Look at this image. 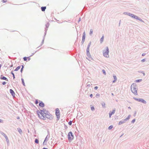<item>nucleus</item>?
Returning <instances> with one entry per match:
<instances>
[{
    "label": "nucleus",
    "mask_w": 149,
    "mask_h": 149,
    "mask_svg": "<svg viewBox=\"0 0 149 149\" xmlns=\"http://www.w3.org/2000/svg\"><path fill=\"white\" fill-rule=\"evenodd\" d=\"M21 68V66H19L18 67H17L16 69L14 70L15 71H17L19 69H20Z\"/></svg>",
    "instance_id": "nucleus-26"
},
{
    "label": "nucleus",
    "mask_w": 149,
    "mask_h": 149,
    "mask_svg": "<svg viewBox=\"0 0 149 149\" xmlns=\"http://www.w3.org/2000/svg\"><path fill=\"white\" fill-rule=\"evenodd\" d=\"M45 118L49 119V120H52L53 119V117L52 115L49 112L44 115Z\"/></svg>",
    "instance_id": "nucleus-8"
},
{
    "label": "nucleus",
    "mask_w": 149,
    "mask_h": 149,
    "mask_svg": "<svg viewBox=\"0 0 149 149\" xmlns=\"http://www.w3.org/2000/svg\"><path fill=\"white\" fill-rule=\"evenodd\" d=\"M113 127V126L112 125H111L108 127V129L110 130Z\"/></svg>",
    "instance_id": "nucleus-37"
},
{
    "label": "nucleus",
    "mask_w": 149,
    "mask_h": 149,
    "mask_svg": "<svg viewBox=\"0 0 149 149\" xmlns=\"http://www.w3.org/2000/svg\"><path fill=\"white\" fill-rule=\"evenodd\" d=\"M22 68H21V70H20V72L21 73L22 72L23 68H24V66L23 65H21Z\"/></svg>",
    "instance_id": "nucleus-29"
},
{
    "label": "nucleus",
    "mask_w": 149,
    "mask_h": 149,
    "mask_svg": "<svg viewBox=\"0 0 149 149\" xmlns=\"http://www.w3.org/2000/svg\"><path fill=\"white\" fill-rule=\"evenodd\" d=\"M146 61V59H143L141 60V62H144Z\"/></svg>",
    "instance_id": "nucleus-48"
},
{
    "label": "nucleus",
    "mask_w": 149,
    "mask_h": 149,
    "mask_svg": "<svg viewBox=\"0 0 149 149\" xmlns=\"http://www.w3.org/2000/svg\"><path fill=\"white\" fill-rule=\"evenodd\" d=\"M135 120H135V119H133V120L132 121H131V123H134L135 122Z\"/></svg>",
    "instance_id": "nucleus-45"
},
{
    "label": "nucleus",
    "mask_w": 149,
    "mask_h": 149,
    "mask_svg": "<svg viewBox=\"0 0 149 149\" xmlns=\"http://www.w3.org/2000/svg\"><path fill=\"white\" fill-rule=\"evenodd\" d=\"M81 18L79 17V19L78 21V22L79 23L81 21Z\"/></svg>",
    "instance_id": "nucleus-51"
},
{
    "label": "nucleus",
    "mask_w": 149,
    "mask_h": 149,
    "mask_svg": "<svg viewBox=\"0 0 149 149\" xmlns=\"http://www.w3.org/2000/svg\"><path fill=\"white\" fill-rule=\"evenodd\" d=\"M97 88H98V87H97V86H95V87H94V89H95V90H97Z\"/></svg>",
    "instance_id": "nucleus-50"
},
{
    "label": "nucleus",
    "mask_w": 149,
    "mask_h": 149,
    "mask_svg": "<svg viewBox=\"0 0 149 149\" xmlns=\"http://www.w3.org/2000/svg\"><path fill=\"white\" fill-rule=\"evenodd\" d=\"M22 84L24 86H25V84L24 82V80L23 78L21 79Z\"/></svg>",
    "instance_id": "nucleus-28"
},
{
    "label": "nucleus",
    "mask_w": 149,
    "mask_h": 149,
    "mask_svg": "<svg viewBox=\"0 0 149 149\" xmlns=\"http://www.w3.org/2000/svg\"><path fill=\"white\" fill-rule=\"evenodd\" d=\"M85 39H82V41L81 42L82 44H83L84 43L85 41Z\"/></svg>",
    "instance_id": "nucleus-47"
},
{
    "label": "nucleus",
    "mask_w": 149,
    "mask_h": 149,
    "mask_svg": "<svg viewBox=\"0 0 149 149\" xmlns=\"http://www.w3.org/2000/svg\"><path fill=\"white\" fill-rule=\"evenodd\" d=\"M109 49L107 47H106L105 49L103 51V55L105 57H109Z\"/></svg>",
    "instance_id": "nucleus-3"
},
{
    "label": "nucleus",
    "mask_w": 149,
    "mask_h": 149,
    "mask_svg": "<svg viewBox=\"0 0 149 149\" xmlns=\"http://www.w3.org/2000/svg\"><path fill=\"white\" fill-rule=\"evenodd\" d=\"M100 96V95L99 93H97L96 95V97L97 98H98Z\"/></svg>",
    "instance_id": "nucleus-39"
},
{
    "label": "nucleus",
    "mask_w": 149,
    "mask_h": 149,
    "mask_svg": "<svg viewBox=\"0 0 149 149\" xmlns=\"http://www.w3.org/2000/svg\"><path fill=\"white\" fill-rule=\"evenodd\" d=\"M113 77L114 80H117V78L116 76L114 74L113 75Z\"/></svg>",
    "instance_id": "nucleus-34"
},
{
    "label": "nucleus",
    "mask_w": 149,
    "mask_h": 149,
    "mask_svg": "<svg viewBox=\"0 0 149 149\" xmlns=\"http://www.w3.org/2000/svg\"><path fill=\"white\" fill-rule=\"evenodd\" d=\"M56 114L57 116V120H58L59 119L60 117V113L59 109L58 108H56Z\"/></svg>",
    "instance_id": "nucleus-7"
},
{
    "label": "nucleus",
    "mask_w": 149,
    "mask_h": 149,
    "mask_svg": "<svg viewBox=\"0 0 149 149\" xmlns=\"http://www.w3.org/2000/svg\"><path fill=\"white\" fill-rule=\"evenodd\" d=\"M39 105L40 107H43L45 106V104L43 102L41 101H39Z\"/></svg>",
    "instance_id": "nucleus-13"
},
{
    "label": "nucleus",
    "mask_w": 149,
    "mask_h": 149,
    "mask_svg": "<svg viewBox=\"0 0 149 149\" xmlns=\"http://www.w3.org/2000/svg\"><path fill=\"white\" fill-rule=\"evenodd\" d=\"M38 51V50L36 51L34 53H32L31 54V55L30 56H30H32L33 55H34V54L36 52H37V51Z\"/></svg>",
    "instance_id": "nucleus-44"
},
{
    "label": "nucleus",
    "mask_w": 149,
    "mask_h": 149,
    "mask_svg": "<svg viewBox=\"0 0 149 149\" xmlns=\"http://www.w3.org/2000/svg\"><path fill=\"white\" fill-rule=\"evenodd\" d=\"M17 130H18L20 134H21L22 133V130L19 127L17 128Z\"/></svg>",
    "instance_id": "nucleus-19"
},
{
    "label": "nucleus",
    "mask_w": 149,
    "mask_h": 149,
    "mask_svg": "<svg viewBox=\"0 0 149 149\" xmlns=\"http://www.w3.org/2000/svg\"><path fill=\"white\" fill-rule=\"evenodd\" d=\"M4 137L6 139V141L7 142V143H9V140H8V138L7 136V135H6V136H4Z\"/></svg>",
    "instance_id": "nucleus-21"
},
{
    "label": "nucleus",
    "mask_w": 149,
    "mask_h": 149,
    "mask_svg": "<svg viewBox=\"0 0 149 149\" xmlns=\"http://www.w3.org/2000/svg\"><path fill=\"white\" fill-rule=\"evenodd\" d=\"M86 37V33L85 31H84L83 33L82 39H85Z\"/></svg>",
    "instance_id": "nucleus-20"
},
{
    "label": "nucleus",
    "mask_w": 149,
    "mask_h": 149,
    "mask_svg": "<svg viewBox=\"0 0 149 149\" xmlns=\"http://www.w3.org/2000/svg\"><path fill=\"white\" fill-rule=\"evenodd\" d=\"M104 35H103L102 36V37H101V38L100 40V42L101 43H102V42H103L104 39Z\"/></svg>",
    "instance_id": "nucleus-18"
},
{
    "label": "nucleus",
    "mask_w": 149,
    "mask_h": 149,
    "mask_svg": "<svg viewBox=\"0 0 149 149\" xmlns=\"http://www.w3.org/2000/svg\"><path fill=\"white\" fill-rule=\"evenodd\" d=\"M68 140L69 141H72L73 139L74 136L72 132H70L68 133Z\"/></svg>",
    "instance_id": "nucleus-5"
},
{
    "label": "nucleus",
    "mask_w": 149,
    "mask_h": 149,
    "mask_svg": "<svg viewBox=\"0 0 149 149\" xmlns=\"http://www.w3.org/2000/svg\"><path fill=\"white\" fill-rule=\"evenodd\" d=\"M138 72L139 73H143V71H139Z\"/></svg>",
    "instance_id": "nucleus-52"
},
{
    "label": "nucleus",
    "mask_w": 149,
    "mask_h": 149,
    "mask_svg": "<svg viewBox=\"0 0 149 149\" xmlns=\"http://www.w3.org/2000/svg\"><path fill=\"white\" fill-rule=\"evenodd\" d=\"M27 58H28V59L29 61L30 60V59H31L30 58V57H27Z\"/></svg>",
    "instance_id": "nucleus-59"
},
{
    "label": "nucleus",
    "mask_w": 149,
    "mask_h": 149,
    "mask_svg": "<svg viewBox=\"0 0 149 149\" xmlns=\"http://www.w3.org/2000/svg\"><path fill=\"white\" fill-rule=\"evenodd\" d=\"M72 121L71 120H70V121L68 123V124L70 125H72Z\"/></svg>",
    "instance_id": "nucleus-40"
},
{
    "label": "nucleus",
    "mask_w": 149,
    "mask_h": 149,
    "mask_svg": "<svg viewBox=\"0 0 149 149\" xmlns=\"http://www.w3.org/2000/svg\"><path fill=\"white\" fill-rule=\"evenodd\" d=\"M42 149H48L47 148H44Z\"/></svg>",
    "instance_id": "nucleus-63"
},
{
    "label": "nucleus",
    "mask_w": 149,
    "mask_h": 149,
    "mask_svg": "<svg viewBox=\"0 0 149 149\" xmlns=\"http://www.w3.org/2000/svg\"><path fill=\"white\" fill-rule=\"evenodd\" d=\"M45 37V36H44L43 37V39L42 41L41 44L40 46L39 47H40V46H42V44H43ZM38 47L37 48H38Z\"/></svg>",
    "instance_id": "nucleus-25"
},
{
    "label": "nucleus",
    "mask_w": 149,
    "mask_h": 149,
    "mask_svg": "<svg viewBox=\"0 0 149 149\" xmlns=\"http://www.w3.org/2000/svg\"><path fill=\"white\" fill-rule=\"evenodd\" d=\"M120 22H121V20H120V21H119V26L120 25Z\"/></svg>",
    "instance_id": "nucleus-57"
},
{
    "label": "nucleus",
    "mask_w": 149,
    "mask_h": 149,
    "mask_svg": "<svg viewBox=\"0 0 149 149\" xmlns=\"http://www.w3.org/2000/svg\"><path fill=\"white\" fill-rule=\"evenodd\" d=\"M93 30L92 29H91L90 30V35L91 36H92L93 34Z\"/></svg>",
    "instance_id": "nucleus-30"
},
{
    "label": "nucleus",
    "mask_w": 149,
    "mask_h": 149,
    "mask_svg": "<svg viewBox=\"0 0 149 149\" xmlns=\"http://www.w3.org/2000/svg\"><path fill=\"white\" fill-rule=\"evenodd\" d=\"M133 18L135 19L138 20L141 22H144V21L141 19L140 17H138L137 16H136V15H134Z\"/></svg>",
    "instance_id": "nucleus-10"
},
{
    "label": "nucleus",
    "mask_w": 149,
    "mask_h": 149,
    "mask_svg": "<svg viewBox=\"0 0 149 149\" xmlns=\"http://www.w3.org/2000/svg\"><path fill=\"white\" fill-rule=\"evenodd\" d=\"M27 57H24L23 58L24 60L25 61H26L27 60Z\"/></svg>",
    "instance_id": "nucleus-42"
},
{
    "label": "nucleus",
    "mask_w": 149,
    "mask_h": 149,
    "mask_svg": "<svg viewBox=\"0 0 149 149\" xmlns=\"http://www.w3.org/2000/svg\"><path fill=\"white\" fill-rule=\"evenodd\" d=\"M37 113L38 117L40 118L43 120H45V117L43 116V109L42 110L40 109V111L38 110L37 111Z\"/></svg>",
    "instance_id": "nucleus-2"
},
{
    "label": "nucleus",
    "mask_w": 149,
    "mask_h": 149,
    "mask_svg": "<svg viewBox=\"0 0 149 149\" xmlns=\"http://www.w3.org/2000/svg\"><path fill=\"white\" fill-rule=\"evenodd\" d=\"M128 109H131V108L130 107H128Z\"/></svg>",
    "instance_id": "nucleus-64"
},
{
    "label": "nucleus",
    "mask_w": 149,
    "mask_h": 149,
    "mask_svg": "<svg viewBox=\"0 0 149 149\" xmlns=\"http://www.w3.org/2000/svg\"><path fill=\"white\" fill-rule=\"evenodd\" d=\"M64 128L65 129H66L68 128V127L65 125Z\"/></svg>",
    "instance_id": "nucleus-58"
},
{
    "label": "nucleus",
    "mask_w": 149,
    "mask_h": 149,
    "mask_svg": "<svg viewBox=\"0 0 149 149\" xmlns=\"http://www.w3.org/2000/svg\"><path fill=\"white\" fill-rule=\"evenodd\" d=\"M90 97L92 98V97H93V94H91L90 95Z\"/></svg>",
    "instance_id": "nucleus-55"
},
{
    "label": "nucleus",
    "mask_w": 149,
    "mask_h": 149,
    "mask_svg": "<svg viewBox=\"0 0 149 149\" xmlns=\"http://www.w3.org/2000/svg\"><path fill=\"white\" fill-rule=\"evenodd\" d=\"M91 109L92 111H93L95 110L94 107L93 106H92L91 107Z\"/></svg>",
    "instance_id": "nucleus-41"
},
{
    "label": "nucleus",
    "mask_w": 149,
    "mask_h": 149,
    "mask_svg": "<svg viewBox=\"0 0 149 149\" xmlns=\"http://www.w3.org/2000/svg\"><path fill=\"white\" fill-rule=\"evenodd\" d=\"M10 92L12 96H13V97L15 96V93L14 91L13 90H12V89H10Z\"/></svg>",
    "instance_id": "nucleus-15"
},
{
    "label": "nucleus",
    "mask_w": 149,
    "mask_h": 149,
    "mask_svg": "<svg viewBox=\"0 0 149 149\" xmlns=\"http://www.w3.org/2000/svg\"><path fill=\"white\" fill-rule=\"evenodd\" d=\"M146 53H143V54H142V56H145V55H146Z\"/></svg>",
    "instance_id": "nucleus-53"
},
{
    "label": "nucleus",
    "mask_w": 149,
    "mask_h": 149,
    "mask_svg": "<svg viewBox=\"0 0 149 149\" xmlns=\"http://www.w3.org/2000/svg\"><path fill=\"white\" fill-rule=\"evenodd\" d=\"M101 104L103 108H106V104L104 102H102L101 103Z\"/></svg>",
    "instance_id": "nucleus-17"
},
{
    "label": "nucleus",
    "mask_w": 149,
    "mask_h": 149,
    "mask_svg": "<svg viewBox=\"0 0 149 149\" xmlns=\"http://www.w3.org/2000/svg\"><path fill=\"white\" fill-rule=\"evenodd\" d=\"M16 118L17 119H19L20 118L19 117V116L17 117Z\"/></svg>",
    "instance_id": "nucleus-60"
},
{
    "label": "nucleus",
    "mask_w": 149,
    "mask_h": 149,
    "mask_svg": "<svg viewBox=\"0 0 149 149\" xmlns=\"http://www.w3.org/2000/svg\"><path fill=\"white\" fill-rule=\"evenodd\" d=\"M116 81V80H113V81L112 82H113V83H115V81Z\"/></svg>",
    "instance_id": "nucleus-61"
},
{
    "label": "nucleus",
    "mask_w": 149,
    "mask_h": 149,
    "mask_svg": "<svg viewBox=\"0 0 149 149\" xmlns=\"http://www.w3.org/2000/svg\"><path fill=\"white\" fill-rule=\"evenodd\" d=\"M47 133H48L47 135H49V136H50L49 132L48 130L47 131Z\"/></svg>",
    "instance_id": "nucleus-56"
},
{
    "label": "nucleus",
    "mask_w": 149,
    "mask_h": 149,
    "mask_svg": "<svg viewBox=\"0 0 149 149\" xmlns=\"http://www.w3.org/2000/svg\"><path fill=\"white\" fill-rule=\"evenodd\" d=\"M136 84L135 83H133L131 86V91L134 95H137V88H136Z\"/></svg>",
    "instance_id": "nucleus-1"
},
{
    "label": "nucleus",
    "mask_w": 149,
    "mask_h": 149,
    "mask_svg": "<svg viewBox=\"0 0 149 149\" xmlns=\"http://www.w3.org/2000/svg\"><path fill=\"white\" fill-rule=\"evenodd\" d=\"M86 55H87V56H88V57L89 58H91V59L93 60V58H92V57H91V56L89 52V50L86 49Z\"/></svg>",
    "instance_id": "nucleus-11"
},
{
    "label": "nucleus",
    "mask_w": 149,
    "mask_h": 149,
    "mask_svg": "<svg viewBox=\"0 0 149 149\" xmlns=\"http://www.w3.org/2000/svg\"><path fill=\"white\" fill-rule=\"evenodd\" d=\"M6 82L5 81H3L2 82V84L3 85H5L6 84Z\"/></svg>",
    "instance_id": "nucleus-49"
},
{
    "label": "nucleus",
    "mask_w": 149,
    "mask_h": 149,
    "mask_svg": "<svg viewBox=\"0 0 149 149\" xmlns=\"http://www.w3.org/2000/svg\"><path fill=\"white\" fill-rule=\"evenodd\" d=\"M49 137H50V136H49V135H47L46 137V138L45 139V141H48L49 139Z\"/></svg>",
    "instance_id": "nucleus-24"
},
{
    "label": "nucleus",
    "mask_w": 149,
    "mask_h": 149,
    "mask_svg": "<svg viewBox=\"0 0 149 149\" xmlns=\"http://www.w3.org/2000/svg\"><path fill=\"white\" fill-rule=\"evenodd\" d=\"M102 72H103V73L105 75H106V73L105 72V71L103 69L102 70Z\"/></svg>",
    "instance_id": "nucleus-38"
},
{
    "label": "nucleus",
    "mask_w": 149,
    "mask_h": 149,
    "mask_svg": "<svg viewBox=\"0 0 149 149\" xmlns=\"http://www.w3.org/2000/svg\"><path fill=\"white\" fill-rule=\"evenodd\" d=\"M131 115H129L125 119H123L121 121H119L118 123V125H120L123 123H125L126 121H127L129 119Z\"/></svg>",
    "instance_id": "nucleus-4"
},
{
    "label": "nucleus",
    "mask_w": 149,
    "mask_h": 149,
    "mask_svg": "<svg viewBox=\"0 0 149 149\" xmlns=\"http://www.w3.org/2000/svg\"><path fill=\"white\" fill-rule=\"evenodd\" d=\"M0 79L2 80H4L7 81H8V79L5 77H4L3 75H1L0 77Z\"/></svg>",
    "instance_id": "nucleus-14"
},
{
    "label": "nucleus",
    "mask_w": 149,
    "mask_h": 149,
    "mask_svg": "<svg viewBox=\"0 0 149 149\" xmlns=\"http://www.w3.org/2000/svg\"><path fill=\"white\" fill-rule=\"evenodd\" d=\"M38 103V100H36V101H35V104H37Z\"/></svg>",
    "instance_id": "nucleus-46"
},
{
    "label": "nucleus",
    "mask_w": 149,
    "mask_h": 149,
    "mask_svg": "<svg viewBox=\"0 0 149 149\" xmlns=\"http://www.w3.org/2000/svg\"><path fill=\"white\" fill-rule=\"evenodd\" d=\"M142 81V79H138L136 80L135 82H141Z\"/></svg>",
    "instance_id": "nucleus-31"
},
{
    "label": "nucleus",
    "mask_w": 149,
    "mask_h": 149,
    "mask_svg": "<svg viewBox=\"0 0 149 149\" xmlns=\"http://www.w3.org/2000/svg\"><path fill=\"white\" fill-rule=\"evenodd\" d=\"M49 25V23L48 22L47 23L45 24L46 28H48Z\"/></svg>",
    "instance_id": "nucleus-32"
},
{
    "label": "nucleus",
    "mask_w": 149,
    "mask_h": 149,
    "mask_svg": "<svg viewBox=\"0 0 149 149\" xmlns=\"http://www.w3.org/2000/svg\"><path fill=\"white\" fill-rule=\"evenodd\" d=\"M48 28H46L45 29V35H44V36H45V35H46V34L47 33V30Z\"/></svg>",
    "instance_id": "nucleus-33"
},
{
    "label": "nucleus",
    "mask_w": 149,
    "mask_h": 149,
    "mask_svg": "<svg viewBox=\"0 0 149 149\" xmlns=\"http://www.w3.org/2000/svg\"><path fill=\"white\" fill-rule=\"evenodd\" d=\"M91 42L90 41L88 44L86 49L89 50V48H90V47L91 46Z\"/></svg>",
    "instance_id": "nucleus-23"
},
{
    "label": "nucleus",
    "mask_w": 149,
    "mask_h": 149,
    "mask_svg": "<svg viewBox=\"0 0 149 149\" xmlns=\"http://www.w3.org/2000/svg\"><path fill=\"white\" fill-rule=\"evenodd\" d=\"M0 132L1 134L3 135L4 136H5L6 135L5 133L2 132Z\"/></svg>",
    "instance_id": "nucleus-35"
},
{
    "label": "nucleus",
    "mask_w": 149,
    "mask_h": 149,
    "mask_svg": "<svg viewBox=\"0 0 149 149\" xmlns=\"http://www.w3.org/2000/svg\"><path fill=\"white\" fill-rule=\"evenodd\" d=\"M47 142L46 141H45V140H44V141L43 143V145H46L47 144Z\"/></svg>",
    "instance_id": "nucleus-43"
},
{
    "label": "nucleus",
    "mask_w": 149,
    "mask_h": 149,
    "mask_svg": "<svg viewBox=\"0 0 149 149\" xmlns=\"http://www.w3.org/2000/svg\"><path fill=\"white\" fill-rule=\"evenodd\" d=\"M123 14L124 15H128L130 17H131L133 18L134 15L132 14L129 13H128L127 12H124L123 13Z\"/></svg>",
    "instance_id": "nucleus-9"
},
{
    "label": "nucleus",
    "mask_w": 149,
    "mask_h": 149,
    "mask_svg": "<svg viewBox=\"0 0 149 149\" xmlns=\"http://www.w3.org/2000/svg\"><path fill=\"white\" fill-rule=\"evenodd\" d=\"M115 109H113L112 111H110L109 113V117L111 118L112 115L114 114L115 112Z\"/></svg>",
    "instance_id": "nucleus-12"
},
{
    "label": "nucleus",
    "mask_w": 149,
    "mask_h": 149,
    "mask_svg": "<svg viewBox=\"0 0 149 149\" xmlns=\"http://www.w3.org/2000/svg\"><path fill=\"white\" fill-rule=\"evenodd\" d=\"M133 98L134 100H135L138 102H142L144 104H146V101H145V100H144V99H143L137 98H136L135 97H134Z\"/></svg>",
    "instance_id": "nucleus-6"
},
{
    "label": "nucleus",
    "mask_w": 149,
    "mask_h": 149,
    "mask_svg": "<svg viewBox=\"0 0 149 149\" xmlns=\"http://www.w3.org/2000/svg\"><path fill=\"white\" fill-rule=\"evenodd\" d=\"M49 112L48 111H47L46 109H43V116H45V114H46V113H48Z\"/></svg>",
    "instance_id": "nucleus-16"
},
{
    "label": "nucleus",
    "mask_w": 149,
    "mask_h": 149,
    "mask_svg": "<svg viewBox=\"0 0 149 149\" xmlns=\"http://www.w3.org/2000/svg\"><path fill=\"white\" fill-rule=\"evenodd\" d=\"M46 8V6H42V7L41 8V10L42 11H44L45 10Z\"/></svg>",
    "instance_id": "nucleus-22"
},
{
    "label": "nucleus",
    "mask_w": 149,
    "mask_h": 149,
    "mask_svg": "<svg viewBox=\"0 0 149 149\" xmlns=\"http://www.w3.org/2000/svg\"><path fill=\"white\" fill-rule=\"evenodd\" d=\"M6 0H3V3H6Z\"/></svg>",
    "instance_id": "nucleus-54"
},
{
    "label": "nucleus",
    "mask_w": 149,
    "mask_h": 149,
    "mask_svg": "<svg viewBox=\"0 0 149 149\" xmlns=\"http://www.w3.org/2000/svg\"><path fill=\"white\" fill-rule=\"evenodd\" d=\"M11 73L12 74V75H13V79H14L15 78V76L14 75V73L13 72V71H12L11 72Z\"/></svg>",
    "instance_id": "nucleus-36"
},
{
    "label": "nucleus",
    "mask_w": 149,
    "mask_h": 149,
    "mask_svg": "<svg viewBox=\"0 0 149 149\" xmlns=\"http://www.w3.org/2000/svg\"><path fill=\"white\" fill-rule=\"evenodd\" d=\"M136 112H135L134 114V116H136Z\"/></svg>",
    "instance_id": "nucleus-62"
},
{
    "label": "nucleus",
    "mask_w": 149,
    "mask_h": 149,
    "mask_svg": "<svg viewBox=\"0 0 149 149\" xmlns=\"http://www.w3.org/2000/svg\"><path fill=\"white\" fill-rule=\"evenodd\" d=\"M39 140L37 139H36L35 140V143L38 144L39 143Z\"/></svg>",
    "instance_id": "nucleus-27"
}]
</instances>
